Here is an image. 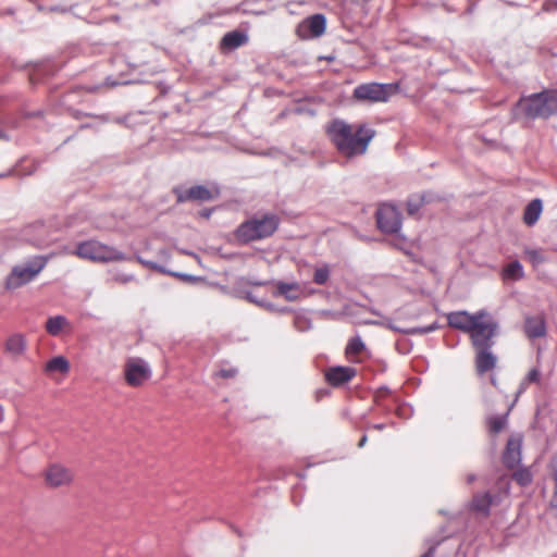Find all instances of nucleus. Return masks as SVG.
Segmentation results:
<instances>
[{
    "mask_svg": "<svg viewBox=\"0 0 557 557\" xmlns=\"http://www.w3.org/2000/svg\"><path fill=\"white\" fill-rule=\"evenodd\" d=\"M542 210L543 205L541 199H533L531 202H529L524 210L523 222L529 226L534 225L540 219Z\"/></svg>",
    "mask_w": 557,
    "mask_h": 557,
    "instance_id": "20",
    "label": "nucleus"
},
{
    "mask_svg": "<svg viewBox=\"0 0 557 557\" xmlns=\"http://www.w3.org/2000/svg\"><path fill=\"white\" fill-rule=\"evenodd\" d=\"M474 480H475V476L473 474H470L467 478L468 483H472Z\"/></svg>",
    "mask_w": 557,
    "mask_h": 557,
    "instance_id": "41",
    "label": "nucleus"
},
{
    "mask_svg": "<svg viewBox=\"0 0 557 557\" xmlns=\"http://www.w3.org/2000/svg\"><path fill=\"white\" fill-rule=\"evenodd\" d=\"M219 195L218 187H206L202 185L193 186L187 189L185 193H182L177 196V200L180 202L189 201V200H199V201H208L215 198Z\"/></svg>",
    "mask_w": 557,
    "mask_h": 557,
    "instance_id": "12",
    "label": "nucleus"
},
{
    "mask_svg": "<svg viewBox=\"0 0 557 557\" xmlns=\"http://www.w3.org/2000/svg\"><path fill=\"white\" fill-rule=\"evenodd\" d=\"M70 330L71 323L64 315L50 317L46 322V331L52 336H59L62 332Z\"/></svg>",
    "mask_w": 557,
    "mask_h": 557,
    "instance_id": "19",
    "label": "nucleus"
},
{
    "mask_svg": "<svg viewBox=\"0 0 557 557\" xmlns=\"http://www.w3.org/2000/svg\"><path fill=\"white\" fill-rule=\"evenodd\" d=\"M503 278L505 281H518L524 275L523 268L519 261H513L503 269Z\"/></svg>",
    "mask_w": 557,
    "mask_h": 557,
    "instance_id": "24",
    "label": "nucleus"
},
{
    "mask_svg": "<svg viewBox=\"0 0 557 557\" xmlns=\"http://www.w3.org/2000/svg\"><path fill=\"white\" fill-rule=\"evenodd\" d=\"M248 37H223L220 42V49L223 53H228L247 42Z\"/></svg>",
    "mask_w": 557,
    "mask_h": 557,
    "instance_id": "25",
    "label": "nucleus"
},
{
    "mask_svg": "<svg viewBox=\"0 0 557 557\" xmlns=\"http://www.w3.org/2000/svg\"><path fill=\"white\" fill-rule=\"evenodd\" d=\"M523 330L531 339L545 336L546 323L544 317L541 314L525 317Z\"/></svg>",
    "mask_w": 557,
    "mask_h": 557,
    "instance_id": "17",
    "label": "nucleus"
},
{
    "mask_svg": "<svg viewBox=\"0 0 557 557\" xmlns=\"http://www.w3.org/2000/svg\"><path fill=\"white\" fill-rule=\"evenodd\" d=\"M170 274L174 275V276H177L180 277L181 280L183 281H193L194 277L190 276V275H187V274H180V273H172V272H169Z\"/></svg>",
    "mask_w": 557,
    "mask_h": 557,
    "instance_id": "37",
    "label": "nucleus"
},
{
    "mask_svg": "<svg viewBox=\"0 0 557 557\" xmlns=\"http://www.w3.org/2000/svg\"><path fill=\"white\" fill-rule=\"evenodd\" d=\"M518 108L530 119H548L557 113V91L544 90L522 98Z\"/></svg>",
    "mask_w": 557,
    "mask_h": 557,
    "instance_id": "5",
    "label": "nucleus"
},
{
    "mask_svg": "<svg viewBox=\"0 0 557 557\" xmlns=\"http://www.w3.org/2000/svg\"><path fill=\"white\" fill-rule=\"evenodd\" d=\"M499 495L492 496L490 493H478L471 502V509L484 517L490 515V509L499 503Z\"/></svg>",
    "mask_w": 557,
    "mask_h": 557,
    "instance_id": "14",
    "label": "nucleus"
},
{
    "mask_svg": "<svg viewBox=\"0 0 557 557\" xmlns=\"http://www.w3.org/2000/svg\"><path fill=\"white\" fill-rule=\"evenodd\" d=\"M373 428L375 430H383L384 429V424H375V425H373Z\"/></svg>",
    "mask_w": 557,
    "mask_h": 557,
    "instance_id": "42",
    "label": "nucleus"
},
{
    "mask_svg": "<svg viewBox=\"0 0 557 557\" xmlns=\"http://www.w3.org/2000/svg\"><path fill=\"white\" fill-rule=\"evenodd\" d=\"M330 272L331 270L327 264L315 268L313 273V282L318 285L325 284L329 281Z\"/></svg>",
    "mask_w": 557,
    "mask_h": 557,
    "instance_id": "28",
    "label": "nucleus"
},
{
    "mask_svg": "<svg viewBox=\"0 0 557 557\" xmlns=\"http://www.w3.org/2000/svg\"><path fill=\"white\" fill-rule=\"evenodd\" d=\"M398 89L394 84H362L355 88L354 97L361 101L385 102Z\"/></svg>",
    "mask_w": 557,
    "mask_h": 557,
    "instance_id": "7",
    "label": "nucleus"
},
{
    "mask_svg": "<svg viewBox=\"0 0 557 557\" xmlns=\"http://www.w3.org/2000/svg\"><path fill=\"white\" fill-rule=\"evenodd\" d=\"M513 479L520 485H528L532 481V474L528 469H520L513 473Z\"/></svg>",
    "mask_w": 557,
    "mask_h": 557,
    "instance_id": "30",
    "label": "nucleus"
},
{
    "mask_svg": "<svg viewBox=\"0 0 557 557\" xmlns=\"http://www.w3.org/2000/svg\"><path fill=\"white\" fill-rule=\"evenodd\" d=\"M432 330H434V327L431 326V327H428L426 330H424V332H429V331H432Z\"/></svg>",
    "mask_w": 557,
    "mask_h": 557,
    "instance_id": "45",
    "label": "nucleus"
},
{
    "mask_svg": "<svg viewBox=\"0 0 557 557\" xmlns=\"http://www.w3.org/2000/svg\"><path fill=\"white\" fill-rule=\"evenodd\" d=\"M521 446L522 438L520 436H511L508 440L503 457L504 462L508 468L512 469L519 465L521 459Z\"/></svg>",
    "mask_w": 557,
    "mask_h": 557,
    "instance_id": "15",
    "label": "nucleus"
},
{
    "mask_svg": "<svg viewBox=\"0 0 557 557\" xmlns=\"http://www.w3.org/2000/svg\"><path fill=\"white\" fill-rule=\"evenodd\" d=\"M35 232L34 236H30L28 239L33 242L36 246L42 247L49 244L47 238V230L44 225H36L30 227Z\"/></svg>",
    "mask_w": 557,
    "mask_h": 557,
    "instance_id": "27",
    "label": "nucleus"
},
{
    "mask_svg": "<svg viewBox=\"0 0 557 557\" xmlns=\"http://www.w3.org/2000/svg\"><path fill=\"white\" fill-rule=\"evenodd\" d=\"M280 219L277 215L267 213L255 215L244 221L234 232L236 240L240 244L262 240L272 236L277 230Z\"/></svg>",
    "mask_w": 557,
    "mask_h": 557,
    "instance_id": "3",
    "label": "nucleus"
},
{
    "mask_svg": "<svg viewBox=\"0 0 557 557\" xmlns=\"http://www.w3.org/2000/svg\"><path fill=\"white\" fill-rule=\"evenodd\" d=\"M46 263V258L35 257L21 265L14 267L5 281L7 288L16 289L27 284L41 272Z\"/></svg>",
    "mask_w": 557,
    "mask_h": 557,
    "instance_id": "6",
    "label": "nucleus"
},
{
    "mask_svg": "<svg viewBox=\"0 0 557 557\" xmlns=\"http://www.w3.org/2000/svg\"><path fill=\"white\" fill-rule=\"evenodd\" d=\"M422 206V200L420 199H409L407 201V211L408 214L413 215L416 214Z\"/></svg>",
    "mask_w": 557,
    "mask_h": 557,
    "instance_id": "32",
    "label": "nucleus"
},
{
    "mask_svg": "<svg viewBox=\"0 0 557 557\" xmlns=\"http://www.w3.org/2000/svg\"><path fill=\"white\" fill-rule=\"evenodd\" d=\"M45 371L47 373L59 372L65 375L70 371V362L63 356L53 357L46 363Z\"/></svg>",
    "mask_w": 557,
    "mask_h": 557,
    "instance_id": "22",
    "label": "nucleus"
},
{
    "mask_svg": "<svg viewBox=\"0 0 557 557\" xmlns=\"http://www.w3.org/2000/svg\"><path fill=\"white\" fill-rule=\"evenodd\" d=\"M366 443H367V436H366V435H363V436L361 437V440L359 441L358 446H359V447H363V446L366 445Z\"/></svg>",
    "mask_w": 557,
    "mask_h": 557,
    "instance_id": "39",
    "label": "nucleus"
},
{
    "mask_svg": "<svg viewBox=\"0 0 557 557\" xmlns=\"http://www.w3.org/2000/svg\"><path fill=\"white\" fill-rule=\"evenodd\" d=\"M542 10L545 11V12L557 11V1L556 0H546L543 3Z\"/></svg>",
    "mask_w": 557,
    "mask_h": 557,
    "instance_id": "34",
    "label": "nucleus"
},
{
    "mask_svg": "<svg viewBox=\"0 0 557 557\" xmlns=\"http://www.w3.org/2000/svg\"><path fill=\"white\" fill-rule=\"evenodd\" d=\"M25 338L20 334L11 336L5 344L7 351L15 357L21 356L25 351Z\"/></svg>",
    "mask_w": 557,
    "mask_h": 557,
    "instance_id": "23",
    "label": "nucleus"
},
{
    "mask_svg": "<svg viewBox=\"0 0 557 557\" xmlns=\"http://www.w3.org/2000/svg\"><path fill=\"white\" fill-rule=\"evenodd\" d=\"M540 381H541L540 370L537 368H532L527 373L524 379L522 380L521 385H520V392L524 391L528 385L533 384V383H540Z\"/></svg>",
    "mask_w": 557,
    "mask_h": 557,
    "instance_id": "29",
    "label": "nucleus"
},
{
    "mask_svg": "<svg viewBox=\"0 0 557 557\" xmlns=\"http://www.w3.org/2000/svg\"><path fill=\"white\" fill-rule=\"evenodd\" d=\"M325 27V16L323 14H313L298 25L297 35H323Z\"/></svg>",
    "mask_w": 557,
    "mask_h": 557,
    "instance_id": "13",
    "label": "nucleus"
},
{
    "mask_svg": "<svg viewBox=\"0 0 557 557\" xmlns=\"http://www.w3.org/2000/svg\"><path fill=\"white\" fill-rule=\"evenodd\" d=\"M552 509L554 510L555 515L557 516V473L555 474V493L550 502Z\"/></svg>",
    "mask_w": 557,
    "mask_h": 557,
    "instance_id": "36",
    "label": "nucleus"
},
{
    "mask_svg": "<svg viewBox=\"0 0 557 557\" xmlns=\"http://www.w3.org/2000/svg\"><path fill=\"white\" fill-rule=\"evenodd\" d=\"M491 382L494 386H496V380L494 377L491 379Z\"/></svg>",
    "mask_w": 557,
    "mask_h": 557,
    "instance_id": "43",
    "label": "nucleus"
},
{
    "mask_svg": "<svg viewBox=\"0 0 557 557\" xmlns=\"http://www.w3.org/2000/svg\"><path fill=\"white\" fill-rule=\"evenodd\" d=\"M356 375V370L351 367H333L330 368L325 377L326 381L333 386H339L349 382Z\"/></svg>",
    "mask_w": 557,
    "mask_h": 557,
    "instance_id": "16",
    "label": "nucleus"
},
{
    "mask_svg": "<svg viewBox=\"0 0 557 557\" xmlns=\"http://www.w3.org/2000/svg\"><path fill=\"white\" fill-rule=\"evenodd\" d=\"M492 346L475 347V369L482 375L492 371L497 363V357L491 350Z\"/></svg>",
    "mask_w": 557,
    "mask_h": 557,
    "instance_id": "11",
    "label": "nucleus"
},
{
    "mask_svg": "<svg viewBox=\"0 0 557 557\" xmlns=\"http://www.w3.org/2000/svg\"><path fill=\"white\" fill-rule=\"evenodd\" d=\"M72 253L95 263L123 262L129 259L127 255L117 248L96 239L78 243Z\"/></svg>",
    "mask_w": 557,
    "mask_h": 557,
    "instance_id": "4",
    "label": "nucleus"
},
{
    "mask_svg": "<svg viewBox=\"0 0 557 557\" xmlns=\"http://www.w3.org/2000/svg\"><path fill=\"white\" fill-rule=\"evenodd\" d=\"M325 59L329 60V61H332L334 59V57H327Z\"/></svg>",
    "mask_w": 557,
    "mask_h": 557,
    "instance_id": "46",
    "label": "nucleus"
},
{
    "mask_svg": "<svg viewBox=\"0 0 557 557\" xmlns=\"http://www.w3.org/2000/svg\"><path fill=\"white\" fill-rule=\"evenodd\" d=\"M302 292L300 285L296 282L285 283L277 282L275 284V295L284 297L286 300L294 301L300 298Z\"/></svg>",
    "mask_w": 557,
    "mask_h": 557,
    "instance_id": "18",
    "label": "nucleus"
},
{
    "mask_svg": "<svg viewBox=\"0 0 557 557\" xmlns=\"http://www.w3.org/2000/svg\"><path fill=\"white\" fill-rule=\"evenodd\" d=\"M115 280L119 281V282H122V283H127V282L133 280V276L132 275H125L123 277H116Z\"/></svg>",
    "mask_w": 557,
    "mask_h": 557,
    "instance_id": "38",
    "label": "nucleus"
},
{
    "mask_svg": "<svg viewBox=\"0 0 557 557\" xmlns=\"http://www.w3.org/2000/svg\"><path fill=\"white\" fill-rule=\"evenodd\" d=\"M238 371L236 368H227L219 370L215 375L222 379H233L237 375Z\"/></svg>",
    "mask_w": 557,
    "mask_h": 557,
    "instance_id": "33",
    "label": "nucleus"
},
{
    "mask_svg": "<svg viewBox=\"0 0 557 557\" xmlns=\"http://www.w3.org/2000/svg\"><path fill=\"white\" fill-rule=\"evenodd\" d=\"M46 486L49 488L69 487L74 482L73 471L61 465L51 463L42 472Z\"/></svg>",
    "mask_w": 557,
    "mask_h": 557,
    "instance_id": "9",
    "label": "nucleus"
},
{
    "mask_svg": "<svg viewBox=\"0 0 557 557\" xmlns=\"http://www.w3.org/2000/svg\"><path fill=\"white\" fill-rule=\"evenodd\" d=\"M376 223L382 232L395 234L401 227V214L395 206L383 203L376 211Z\"/></svg>",
    "mask_w": 557,
    "mask_h": 557,
    "instance_id": "10",
    "label": "nucleus"
},
{
    "mask_svg": "<svg viewBox=\"0 0 557 557\" xmlns=\"http://www.w3.org/2000/svg\"><path fill=\"white\" fill-rule=\"evenodd\" d=\"M488 432L498 434L507 425V413L503 416H491L486 420Z\"/></svg>",
    "mask_w": 557,
    "mask_h": 557,
    "instance_id": "26",
    "label": "nucleus"
},
{
    "mask_svg": "<svg viewBox=\"0 0 557 557\" xmlns=\"http://www.w3.org/2000/svg\"><path fill=\"white\" fill-rule=\"evenodd\" d=\"M124 377L128 385L138 387L151 377V369L141 358H129L124 366Z\"/></svg>",
    "mask_w": 557,
    "mask_h": 557,
    "instance_id": "8",
    "label": "nucleus"
},
{
    "mask_svg": "<svg viewBox=\"0 0 557 557\" xmlns=\"http://www.w3.org/2000/svg\"><path fill=\"white\" fill-rule=\"evenodd\" d=\"M449 326L469 334L473 348L493 346L498 323L486 310L475 313L456 311L447 315Z\"/></svg>",
    "mask_w": 557,
    "mask_h": 557,
    "instance_id": "1",
    "label": "nucleus"
},
{
    "mask_svg": "<svg viewBox=\"0 0 557 557\" xmlns=\"http://www.w3.org/2000/svg\"><path fill=\"white\" fill-rule=\"evenodd\" d=\"M527 259L535 267L544 261V257L539 250H525Z\"/></svg>",
    "mask_w": 557,
    "mask_h": 557,
    "instance_id": "31",
    "label": "nucleus"
},
{
    "mask_svg": "<svg viewBox=\"0 0 557 557\" xmlns=\"http://www.w3.org/2000/svg\"><path fill=\"white\" fill-rule=\"evenodd\" d=\"M366 345L359 336H355L348 341V344L345 348L346 357L354 361L359 362V355L366 351Z\"/></svg>",
    "mask_w": 557,
    "mask_h": 557,
    "instance_id": "21",
    "label": "nucleus"
},
{
    "mask_svg": "<svg viewBox=\"0 0 557 557\" xmlns=\"http://www.w3.org/2000/svg\"><path fill=\"white\" fill-rule=\"evenodd\" d=\"M421 557H432V556H431V554H430V553H426V554H424V555H423V556H421Z\"/></svg>",
    "mask_w": 557,
    "mask_h": 557,
    "instance_id": "44",
    "label": "nucleus"
},
{
    "mask_svg": "<svg viewBox=\"0 0 557 557\" xmlns=\"http://www.w3.org/2000/svg\"><path fill=\"white\" fill-rule=\"evenodd\" d=\"M327 132L336 149L347 158L363 154L375 136L367 124L350 125L344 121L332 122Z\"/></svg>",
    "mask_w": 557,
    "mask_h": 557,
    "instance_id": "2",
    "label": "nucleus"
},
{
    "mask_svg": "<svg viewBox=\"0 0 557 557\" xmlns=\"http://www.w3.org/2000/svg\"><path fill=\"white\" fill-rule=\"evenodd\" d=\"M225 35H232V36H235V35H244V34H243V33H240L239 30H232V32L226 33Z\"/></svg>",
    "mask_w": 557,
    "mask_h": 557,
    "instance_id": "40",
    "label": "nucleus"
},
{
    "mask_svg": "<svg viewBox=\"0 0 557 557\" xmlns=\"http://www.w3.org/2000/svg\"><path fill=\"white\" fill-rule=\"evenodd\" d=\"M139 262L149 269L157 270L160 272H165L160 265H158L157 263H154L152 261H146V260L139 259Z\"/></svg>",
    "mask_w": 557,
    "mask_h": 557,
    "instance_id": "35",
    "label": "nucleus"
}]
</instances>
